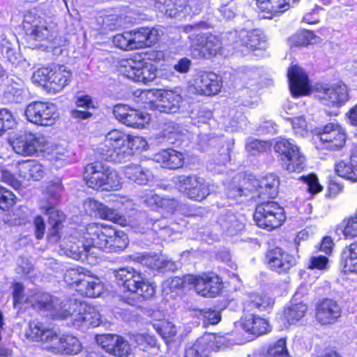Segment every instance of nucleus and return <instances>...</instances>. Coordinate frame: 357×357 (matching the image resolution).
<instances>
[{
    "label": "nucleus",
    "mask_w": 357,
    "mask_h": 357,
    "mask_svg": "<svg viewBox=\"0 0 357 357\" xmlns=\"http://www.w3.org/2000/svg\"><path fill=\"white\" fill-rule=\"evenodd\" d=\"M134 138L119 130H112L105 135L98 149L100 156L106 161L126 162L134 154Z\"/></svg>",
    "instance_id": "1"
},
{
    "label": "nucleus",
    "mask_w": 357,
    "mask_h": 357,
    "mask_svg": "<svg viewBox=\"0 0 357 357\" xmlns=\"http://www.w3.org/2000/svg\"><path fill=\"white\" fill-rule=\"evenodd\" d=\"M27 304L36 310L50 311L51 316L56 319H66L71 313V305L76 303L72 300L61 301L50 294L36 291L27 296Z\"/></svg>",
    "instance_id": "2"
},
{
    "label": "nucleus",
    "mask_w": 357,
    "mask_h": 357,
    "mask_svg": "<svg viewBox=\"0 0 357 357\" xmlns=\"http://www.w3.org/2000/svg\"><path fill=\"white\" fill-rule=\"evenodd\" d=\"M114 276L119 285L144 299L152 298L155 293V287L132 267L119 268L114 271Z\"/></svg>",
    "instance_id": "3"
},
{
    "label": "nucleus",
    "mask_w": 357,
    "mask_h": 357,
    "mask_svg": "<svg viewBox=\"0 0 357 357\" xmlns=\"http://www.w3.org/2000/svg\"><path fill=\"white\" fill-rule=\"evenodd\" d=\"M71 76V72L66 66L57 65L38 69L33 73L32 79L55 93L68 84Z\"/></svg>",
    "instance_id": "4"
},
{
    "label": "nucleus",
    "mask_w": 357,
    "mask_h": 357,
    "mask_svg": "<svg viewBox=\"0 0 357 357\" xmlns=\"http://www.w3.org/2000/svg\"><path fill=\"white\" fill-rule=\"evenodd\" d=\"M23 26L26 40L32 45L31 48L47 51L52 48L50 45L52 34L42 18L33 17L31 13L26 15Z\"/></svg>",
    "instance_id": "5"
},
{
    "label": "nucleus",
    "mask_w": 357,
    "mask_h": 357,
    "mask_svg": "<svg viewBox=\"0 0 357 357\" xmlns=\"http://www.w3.org/2000/svg\"><path fill=\"white\" fill-rule=\"evenodd\" d=\"M257 225L271 231L280 227L286 217L284 210L275 202H264L258 204L253 215Z\"/></svg>",
    "instance_id": "6"
},
{
    "label": "nucleus",
    "mask_w": 357,
    "mask_h": 357,
    "mask_svg": "<svg viewBox=\"0 0 357 357\" xmlns=\"http://www.w3.org/2000/svg\"><path fill=\"white\" fill-rule=\"evenodd\" d=\"M314 97L326 106L339 109L349 99L347 86L337 83L331 86L327 84L317 83L314 85Z\"/></svg>",
    "instance_id": "7"
},
{
    "label": "nucleus",
    "mask_w": 357,
    "mask_h": 357,
    "mask_svg": "<svg viewBox=\"0 0 357 357\" xmlns=\"http://www.w3.org/2000/svg\"><path fill=\"white\" fill-rule=\"evenodd\" d=\"M172 181L179 192L190 199L202 201L210 194L208 184L196 174L179 175Z\"/></svg>",
    "instance_id": "8"
},
{
    "label": "nucleus",
    "mask_w": 357,
    "mask_h": 357,
    "mask_svg": "<svg viewBox=\"0 0 357 357\" xmlns=\"http://www.w3.org/2000/svg\"><path fill=\"white\" fill-rule=\"evenodd\" d=\"M24 114L29 122L42 126H52L59 117L54 105L40 101H35L29 104Z\"/></svg>",
    "instance_id": "9"
},
{
    "label": "nucleus",
    "mask_w": 357,
    "mask_h": 357,
    "mask_svg": "<svg viewBox=\"0 0 357 357\" xmlns=\"http://www.w3.org/2000/svg\"><path fill=\"white\" fill-rule=\"evenodd\" d=\"M274 149L281 155L283 165L289 172H300L304 168L305 156L301 154L299 148L288 139H282L278 141Z\"/></svg>",
    "instance_id": "10"
},
{
    "label": "nucleus",
    "mask_w": 357,
    "mask_h": 357,
    "mask_svg": "<svg viewBox=\"0 0 357 357\" xmlns=\"http://www.w3.org/2000/svg\"><path fill=\"white\" fill-rule=\"evenodd\" d=\"M184 282L193 284L197 293L204 297H214L222 288V282L216 274L209 273L202 275H188Z\"/></svg>",
    "instance_id": "11"
},
{
    "label": "nucleus",
    "mask_w": 357,
    "mask_h": 357,
    "mask_svg": "<svg viewBox=\"0 0 357 357\" xmlns=\"http://www.w3.org/2000/svg\"><path fill=\"white\" fill-rule=\"evenodd\" d=\"M14 151L23 156H33L45 149V139L41 135L25 132L12 142Z\"/></svg>",
    "instance_id": "12"
},
{
    "label": "nucleus",
    "mask_w": 357,
    "mask_h": 357,
    "mask_svg": "<svg viewBox=\"0 0 357 357\" xmlns=\"http://www.w3.org/2000/svg\"><path fill=\"white\" fill-rule=\"evenodd\" d=\"M121 71L130 79L135 82L148 83L153 81L157 76L156 68L151 63H144L141 61L134 60H126L123 61Z\"/></svg>",
    "instance_id": "13"
},
{
    "label": "nucleus",
    "mask_w": 357,
    "mask_h": 357,
    "mask_svg": "<svg viewBox=\"0 0 357 357\" xmlns=\"http://www.w3.org/2000/svg\"><path fill=\"white\" fill-rule=\"evenodd\" d=\"M314 135L323 143L324 148L333 151L342 148L346 139L343 130L333 123H328L323 128L314 129Z\"/></svg>",
    "instance_id": "14"
},
{
    "label": "nucleus",
    "mask_w": 357,
    "mask_h": 357,
    "mask_svg": "<svg viewBox=\"0 0 357 357\" xmlns=\"http://www.w3.org/2000/svg\"><path fill=\"white\" fill-rule=\"evenodd\" d=\"M268 268L279 274H286L296 265L295 257L280 248L269 249L266 254Z\"/></svg>",
    "instance_id": "15"
},
{
    "label": "nucleus",
    "mask_w": 357,
    "mask_h": 357,
    "mask_svg": "<svg viewBox=\"0 0 357 357\" xmlns=\"http://www.w3.org/2000/svg\"><path fill=\"white\" fill-rule=\"evenodd\" d=\"M76 305H71V313L69 317H73V325L79 328L82 326L96 327L100 325V314L93 307L87 306L85 303L79 305L75 300Z\"/></svg>",
    "instance_id": "16"
},
{
    "label": "nucleus",
    "mask_w": 357,
    "mask_h": 357,
    "mask_svg": "<svg viewBox=\"0 0 357 357\" xmlns=\"http://www.w3.org/2000/svg\"><path fill=\"white\" fill-rule=\"evenodd\" d=\"M97 343L107 353L117 357H126L130 354V345L123 337L116 334L100 335Z\"/></svg>",
    "instance_id": "17"
},
{
    "label": "nucleus",
    "mask_w": 357,
    "mask_h": 357,
    "mask_svg": "<svg viewBox=\"0 0 357 357\" xmlns=\"http://www.w3.org/2000/svg\"><path fill=\"white\" fill-rule=\"evenodd\" d=\"M234 34L239 38L236 41L235 48L243 54L249 53L256 49L263 48L265 46L264 36L261 30H241Z\"/></svg>",
    "instance_id": "18"
},
{
    "label": "nucleus",
    "mask_w": 357,
    "mask_h": 357,
    "mask_svg": "<svg viewBox=\"0 0 357 357\" xmlns=\"http://www.w3.org/2000/svg\"><path fill=\"white\" fill-rule=\"evenodd\" d=\"M287 77L289 89L294 97L297 98L310 93L308 76L303 68L296 65L291 66L288 70Z\"/></svg>",
    "instance_id": "19"
},
{
    "label": "nucleus",
    "mask_w": 357,
    "mask_h": 357,
    "mask_svg": "<svg viewBox=\"0 0 357 357\" xmlns=\"http://www.w3.org/2000/svg\"><path fill=\"white\" fill-rule=\"evenodd\" d=\"M193 87L198 94L213 96L220 91L221 81L214 73L202 72L194 79Z\"/></svg>",
    "instance_id": "20"
},
{
    "label": "nucleus",
    "mask_w": 357,
    "mask_h": 357,
    "mask_svg": "<svg viewBox=\"0 0 357 357\" xmlns=\"http://www.w3.org/2000/svg\"><path fill=\"white\" fill-rule=\"evenodd\" d=\"M341 313L340 305L333 299L325 298L317 303L316 319L323 325L333 324L341 316Z\"/></svg>",
    "instance_id": "21"
},
{
    "label": "nucleus",
    "mask_w": 357,
    "mask_h": 357,
    "mask_svg": "<svg viewBox=\"0 0 357 357\" xmlns=\"http://www.w3.org/2000/svg\"><path fill=\"white\" fill-rule=\"evenodd\" d=\"M47 349L54 354L74 355L81 351L82 347L77 338L71 335L59 337L56 334V340L47 345Z\"/></svg>",
    "instance_id": "22"
},
{
    "label": "nucleus",
    "mask_w": 357,
    "mask_h": 357,
    "mask_svg": "<svg viewBox=\"0 0 357 357\" xmlns=\"http://www.w3.org/2000/svg\"><path fill=\"white\" fill-rule=\"evenodd\" d=\"M105 169L107 167L100 162L88 164L84 172L86 185L93 189L105 190Z\"/></svg>",
    "instance_id": "23"
},
{
    "label": "nucleus",
    "mask_w": 357,
    "mask_h": 357,
    "mask_svg": "<svg viewBox=\"0 0 357 357\" xmlns=\"http://www.w3.org/2000/svg\"><path fill=\"white\" fill-rule=\"evenodd\" d=\"M26 335L33 341L40 342L46 349L47 345L52 344L53 340H56V331L37 320L30 321Z\"/></svg>",
    "instance_id": "24"
},
{
    "label": "nucleus",
    "mask_w": 357,
    "mask_h": 357,
    "mask_svg": "<svg viewBox=\"0 0 357 357\" xmlns=\"http://www.w3.org/2000/svg\"><path fill=\"white\" fill-rule=\"evenodd\" d=\"M79 233L75 231L67 238L64 245H62V249L67 256L76 260L84 261L86 259L90 251L86 246L84 241L78 238Z\"/></svg>",
    "instance_id": "25"
},
{
    "label": "nucleus",
    "mask_w": 357,
    "mask_h": 357,
    "mask_svg": "<svg viewBox=\"0 0 357 357\" xmlns=\"http://www.w3.org/2000/svg\"><path fill=\"white\" fill-rule=\"evenodd\" d=\"M182 96L178 89L165 91L156 101L155 107L160 112L176 113L179 110Z\"/></svg>",
    "instance_id": "26"
},
{
    "label": "nucleus",
    "mask_w": 357,
    "mask_h": 357,
    "mask_svg": "<svg viewBox=\"0 0 357 357\" xmlns=\"http://www.w3.org/2000/svg\"><path fill=\"white\" fill-rule=\"evenodd\" d=\"M130 33L134 50L151 46L158 41L159 36L157 29L149 27H142Z\"/></svg>",
    "instance_id": "27"
},
{
    "label": "nucleus",
    "mask_w": 357,
    "mask_h": 357,
    "mask_svg": "<svg viewBox=\"0 0 357 357\" xmlns=\"http://www.w3.org/2000/svg\"><path fill=\"white\" fill-rule=\"evenodd\" d=\"M154 160L163 167L175 169L183 165L184 156L181 152L168 149L155 154Z\"/></svg>",
    "instance_id": "28"
},
{
    "label": "nucleus",
    "mask_w": 357,
    "mask_h": 357,
    "mask_svg": "<svg viewBox=\"0 0 357 357\" xmlns=\"http://www.w3.org/2000/svg\"><path fill=\"white\" fill-rule=\"evenodd\" d=\"M243 329L250 334L259 336L268 331V321L260 317L250 314L246 315L241 321Z\"/></svg>",
    "instance_id": "29"
},
{
    "label": "nucleus",
    "mask_w": 357,
    "mask_h": 357,
    "mask_svg": "<svg viewBox=\"0 0 357 357\" xmlns=\"http://www.w3.org/2000/svg\"><path fill=\"white\" fill-rule=\"evenodd\" d=\"M17 167L20 176L26 180H40L45 173L43 166L36 160H22Z\"/></svg>",
    "instance_id": "30"
},
{
    "label": "nucleus",
    "mask_w": 357,
    "mask_h": 357,
    "mask_svg": "<svg viewBox=\"0 0 357 357\" xmlns=\"http://www.w3.org/2000/svg\"><path fill=\"white\" fill-rule=\"evenodd\" d=\"M126 177L137 185H145L152 178L151 171L139 164H130L124 167Z\"/></svg>",
    "instance_id": "31"
},
{
    "label": "nucleus",
    "mask_w": 357,
    "mask_h": 357,
    "mask_svg": "<svg viewBox=\"0 0 357 357\" xmlns=\"http://www.w3.org/2000/svg\"><path fill=\"white\" fill-rule=\"evenodd\" d=\"M279 179L273 174L266 175L259 178L257 196L259 198H274L278 195Z\"/></svg>",
    "instance_id": "32"
},
{
    "label": "nucleus",
    "mask_w": 357,
    "mask_h": 357,
    "mask_svg": "<svg viewBox=\"0 0 357 357\" xmlns=\"http://www.w3.org/2000/svg\"><path fill=\"white\" fill-rule=\"evenodd\" d=\"M257 6L264 15V18H271L273 15L282 13L289 10L291 7L289 1L287 0H257Z\"/></svg>",
    "instance_id": "33"
},
{
    "label": "nucleus",
    "mask_w": 357,
    "mask_h": 357,
    "mask_svg": "<svg viewBox=\"0 0 357 357\" xmlns=\"http://www.w3.org/2000/svg\"><path fill=\"white\" fill-rule=\"evenodd\" d=\"M196 38L198 43L195 44V49L200 51L201 56L206 57L217 54L220 47V43L215 36L198 34Z\"/></svg>",
    "instance_id": "34"
},
{
    "label": "nucleus",
    "mask_w": 357,
    "mask_h": 357,
    "mask_svg": "<svg viewBox=\"0 0 357 357\" xmlns=\"http://www.w3.org/2000/svg\"><path fill=\"white\" fill-rule=\"evenodd\" d=\"M336 174L352 182L357 181V154L353 151L349 162L340 161L335 165Z\"/></svg>",
    "instance_id": "35"
},
{
    "label": "nucleus",
    "mask_w": 357,
    "mask_h": 357,
    "mask_svg": "<svg viewBox=\"0 0 357 357\" xmlns=\"http://www.w3.org/2000/svg\"><path fill=\"white\" fill-rule=\"evenodd\" d=\"M218 222L223 231L230 236L236 234L244 227L243 222L231 212L220 215Z\"/></svg>",
    "instance_id": "36"
},
{
    "label": "nucleus",
    "mask_w": 357,
    "mask_h": 357,
    "mask_svg": "<svg viewBox=\"0 0 357 357\" xmlns=\"http://www.w3.org/2000/svg\"><path fill=\"white\" fill-rule=\"evenodd\" d=\"M79 291L82 295L87 297L95 298L99 296L103 290V286L98 281L89 276H86L85 280H79Z\"/></svg>",
    "instance_id": "37"
},
{
    "label": "nucleus",
    "mask_w": 357,
    "mask_h": 357,
    "mask_svg": "<svg viewBox=\"0 0 357 357\" xmlns=\"http://www.w3.org/2000/svg\"><path fill=\"white\" fill-rule=\"evenodd\" d=\"M208 340V336H202L194 343L188 344L185 347V357H208L209 349L207 345Z\"/></svg>",
    "instance_id": "38"
},
{
    "label": "nucleus",
    "mask_w": 357,
    "mask_h": 357,
    "mask_svg": "<svg viewBox=\"0 0 357 357\" xmlns=\"http://www.w3.org/2000/svg\"><path fill=\"white\" fill-rule=\"evenodd\" d=\"M108 235L109 245L107 252H119L128 246V237L123 232L108 229Z\"/></svg>",
    "instance_id": "39"
},
{
    "label": "nucleus",
    "mask_w": 357,
    "mask_h": 357,
    "mask_svg": "<svg viewBox=\"0 0 357 357\" xmlns=\"http://www.w3.org/2000/svg\"><path fill=\"white\" fill-rule=\"evenodd\" d=\"M102 227L96 223L89 224L86 227L82 228L79 233L82 235V238L86 243L85 246L88 248L89 251L91 249L94 248L96 240L98 238V235L100 233Z\"/></svg>",
    "instance_id": "40"
},
{
    "label": "nucleus",
    "mask_w": 357,
    "mask_h": 357,
    "mask_svg": "<svg viewBox=\"0 0 357 357\" xmlns=\"http://www.w3.org/2000/svg\"><path fill=\"white\" fill-rule=\"evenodd\" d=\"M274 304L273 301L266 295L254 294L250 296V300L248 301L246 307L248 310L255 309L259 311L267 310Z\"/></svg>",
    "instance_id": "41"
},
{
    "label": "nucleus",
    "mask_w": 357,
    "mask_h": 357,
    "mask_svg": "<svg viewBox=\"0 0 357 357\" xmlns=\"http://www.w3.org/2000/svg\"><path fill=\"white\" fill-rule=\"evenodd\" d=\"M57 202H45L41 205V210L49 217V223L51 225H62V222L65 219L64 214L56 208Z\"/></svg>",
    "instance_id": "42"
},
{
    "label": "nucleus",
    "mask_w": 357,
    "mask_h": 357,
    "mask_svg": "<svg viewBox=\"0 0 357 357\" xmlns=\"http://www.w3.org/2000/svg\"><path fill=\"white\" fill-rule=\"evenodd\" d=\"M345 272L357 273V243H351L342 253Z\"/></svg>",
    "instance_id": "43"
},
{
    "label": "nucleus",
    "mask_w": 357,
    "mask_h": 357,
    "mask_svg": "<svg viewBox=\"0 0 357 357\" xmlns=\"http://www.w3.org/2000/svg\"><path fill=\"white\" fill-rule=\"evenodd\" d=\"M307 310V307L302 302L291 303L285 310L284 316L289 324H294L303 318Z\"/></svg>",
    "instance_id": "44"
},
{
    "label": "nucleus",
    "mask_w": 357,
    "mask_h": 357,
    "mask_svg": "<svg viewBox=\"0 0 357 357\" xmlns=\"http://www.w3.org/2000/svg\"><path fill=\"white\" fill-rule=\"evenodd\" d=\"M130 112L128 119L125 121V125L128 127L142 128L150 121V116L146 112L135 109Z\"/></svg>",
    "instance_id": "45"
},
{
    "label": "nucleus",
    "mask_w": 357,
    "mask_h": 357,
    "mask_svg": "<svg viewBox=\"0 0 357 357\" xmlns=\"http://www.w3.org/2000/svg\"><path fill=\"white\" fill-rule=\"evenodd\" d=\"M137 261L151 269L162 270L163 256L159 254H143L136 257Z\"/></svg>",
    "instance_id": "46"
},
{
    "label": "nucleus",
    "mask_w": 357,
    "mask_h": 357,
    "mask_svg": "<svg viewBox=\"0 0 357 357\" xmlns=\"http://www.w3.org/2000/svg\"><path fill=\"white\" fill-rule=\"evenodd\" d=\"M24 99L23 90L16 86L8 85L3 93L5 103H20Z\"/></svg>",
    "instance_id": "47"
},
{
    "label": "nucleus",
    "mask_w": 357,
    "mask_h": 357,
    "mask_svg": "<svg viewBox=\"0 0 357 357\" xmlns=\"http://www.w3.org/2000/svg\"><path fill=\"white\" fill-rule=\"evenodd\" d=\"M312 39V33L311 31L303 29L291 36L289 42L291 46H307L310 44Z\"/></svg>",
    "instance_id": "48"
},
{
    "label": "nucleus",
    "mask_w": 357,
    "mask_h": 357,
    "mask_svg": "<svg viewBox=\"0 0 357 357\" xmlns=\"http://www.w3.org/2000/svg\"><path fill=\"white\" fill-rule=\"evenodd\" d=\"M121 178L116 170L107 167L105 169V190H116L121 187Z\"/></svg>",
    "instance_id": "49"
},
{
    "label": "nucleus",
    "mask_w": 357,
    "mask_h": 357,
    "mask_svg": "<svg viewBox=\"0 0 357 357\" xmlns=\"http://www.w3.org/2000/svg\"><path fill=\"white\" fill-rule=\"evenodd\" d=\"M268 357H290L286 346V340L280 338L270 345L267 350Z\"/></svg>",
    "instance_id": "50"
},
{
    "label": "nucleus",
    "mask_w": 357,
    "mask_h": 357,
    "mask_svg": "<svg viewBox=\"0 0 357 357\" xmlns=\"http://www.w3.org/2000/svg\"><path fill=\"white\" fill-rule=\"evenodd\" d=\"M114 45L124 50H134L132 41V33L130 31L124 32L123 33L116 34L113 37Z\"/></svg>",
    "instance_id": "51"
},
{
    "label": "nucleus",
    "mask_w": 357,
    "mask_h": 357,
    "mask_svg": "<svg viewBox=\"0 0 357 357\" xmlns=\"http://www.w3.org/2000/svg\"><path fill=\"white\" fill-rule=\"evenodd\" d=\"M16 125L12 114L6 109H0V135L14 128Z\"/></svg>",
    "instance_id": "52"
},
{
    "label": "nucleus",
    "mask_w": 357,
    "mask_h": 357,
    "mask_svg": "<svg viewBox=\"0 0 357 357\" xmlns=\"http://www.w3.org/2000/svg\"><path fill=\"white\" fill-rule=\"evenodd\" d=\"M340 229L347 238L357 237V214L345 219L340 226Z\"/></svg>",
    "instance_id": "53"
},
{
    "label": "nucleus",
    "mask_w": 357,
    "mask_h": 357,
    "mask_svg": "<svg viewBox=\"0 0 357 357\" xmlns=\"http://www.w3.org/2000/svg\"><path fill=\"white\" fill-rule=\"evenodd\" d=\"M203 336H211L208 337L210 340H207L208 349L218 351L227 348L230 345L229 341L225 337L217 336L213 333L205 334Z\"/></svg>",
    "instance_id": "54"
},
{
    "label": "nucleus",
    "mask_w": 357,
    "mask_h": 357,
    "mask_svg": "<svg viewBox=\"0 0 357 357\" xmlns=\"http://www.w3.org/2000/svg\"><path fill=\"white\" fill-rule=\"evenodd\" d=\"M12 296L15 307H21L22 304H27V296L24 294V287L22 283L15 282L12 285Z\"/></svg>",
    "instance_id": "55"
},
{
    "label": "nucleus",
    "mask_w": 357,
    "mask_h": 357,
    "mask_svg": "<svg viewBox=\"0 0 357 357\" xmlns=\"http://www.w3.org/2000/svg\"><path fill=\"white\" fill-rule=\"evenodd\" d=\"M15 195L6 188L0 186V208L8 211L15 204Z\"/></svg>",
    "instance_id": "56"
},
{
    "label": "nucleus",
    "mask_w": 357,
    "mask_h": 357,
    "mask_svg": "<svg viewBox=\"0 0 357 357\" xmlns=\"http://www.w3.org/2000/svg\"><path fill=\"white\" fill-rule=\"evenodd\" d=\"M63 190L61 181L56 178L52 181L47 187V195L50 199L48 202H57L60 198V194Z\"/></svg>",
    "instance_id": "57"
},
{
    "label": "nucleus",
    "mask_w": 357,
    "mask_h": 357,
    "mask_svg": "<svg viewBox=\"0 0 357 357\" xmlns=\"http://www.w3.org/2000/svg\"><path fill=\"white\" fill-rule=\"evenodd\" d=\"M1 53L13 66H16L20 62V54L11 47L10 44L7 41L1 45Z\"/></svg>",
    "instance_id": "58"
},
{
    "label": "nucleus",
    "mask_w": 357,
    "mask_h": 357,
    "mask_svg": "<svg viewBox=\"0 0 357 357\" xmlns=\"http://www.w3.org/2000/svg\"><path fill=\"white\" fill-rule=\"evenodd\" d=\"M132 109L127 105L117 104L113 108V114L116 120L125 125V121L128 119L130 114V112H132Z\"/></svg>",
    "instance_id": "59"
},
{
    "label": "nucleus",
    "mask_w": 357,
    "mask_h": 357,
    "mask_svg": "<svg viewBox=\"0 0 357 357\" xmlns=\"http://www.w3.org/2000/svg\"><path fill=\"white\" fill-rule=\"evenodd\" d=\"M239 181L243 188L244 196H249L250 193L252 192L256 193L257 195L259 178L243 177Z\"/></svg>",
    "instance_id": "60"
},
{
    "label": "nucleus",
    "mask_w": 357,
    "mask_h": 357,
    "mask_svg": "<svg viewBox=\"0 0 357 357\" xmlns=\"http://www.w3.org/2000/svg\"><path fill=\"white\" fill-rule=\"evenodd\" d=\"M1 179L3 182L12 186L14 189H19L21 186V182L7 167H3L1 169Z\"/></svg>",
    "instance_id": "61"
},
{
    "label": "nucleus",
    "mask_w": 357,
    "mask_h": 357,
    "mask_svg": "<svg viewBox=\"0 0 357 357\" xmlns=\"http://www.w3.org/2000/svg\"><path fill=\"white\" fill-rule=\"evenodd\" d=\"M143 203L151 208H159V206H164L169 203L167 200H162L158 195L149 192L142 197ZM172 202H170L171 204Z\"/></svg>",
    "instance_id": "62"
},
{
    "label": "nucleus",
    "mask_w": 357,
    "mask_h": 357,
    "mask_svg": "<svg viewBox=\"0 0 357 357\" xmlns=\"http://www.w3.org/2000/svg\"><path fill=\"white\" fill-rule=\"evenodd\" d=\"M158 333L164 339L174 337L176 334V329L170 322H162L157 326Z\"/></svg>",
    "instance_id": "63"
},
{
    "label": "nucleus",
    "mask_w": 357,
    "mask_h": 357,
    "mask_svg": "<svg viewBox=\"0 0 357 357\" xmlns=\"http://www.w3.org/2000/svg\"><path fill=\"white\" fill-rule=\"evenodd\" d=\"M200 315L210 324H217L221 320L220 312L211 308L202 310L200 311Z\"/></svg>",
    "instance_id": "64"
}]
</instances>
